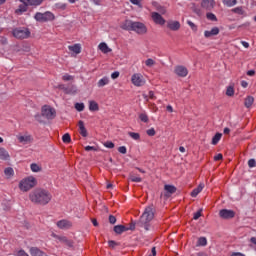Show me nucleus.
I'll list each match as a JSON object with an SVG mask.
<instances>
[{
    "mask_svg": "<svg viewBox=\"0 0 256 256\" xmlns=\"http://www.w3.org/2000/svg\"><path fill=\"white\" fill-rule=\"evenodd\" d=\"M151 18L156 25H164L166 23L163 16H161V14H159L158 12H152Z\"/></svg>",
    "mask_w": 256,
    "mask_h": 256,
    "instance_id": "9b49d317",
    "label": "nucleus"
},
{
    "mask_svg": "<svg viewBox=\"0 0 256 256\" xmlns=\"http://www.w3.org/2000/svg\"><path fill=\"white\" fill-rule=\"evenodd\" d=\"M167 27L170 31H179L181 29V23H179V21L170 20L167 22Z\"/></svg>",
    "mask_w": 256,
    "mask_h": 256,
    "instance_id": "2eb2a0df",
    "label": "nucleus"
},
{
    "mask_svg": "<svg viewBox=\"0 0 256 256\" xmlns=\"http://www.w3.org/2000/svg\"><path fill=\"white\" fill-rule=\"evenodd\" d=\"M63 81H73L75 79L74 76H71L69 74H65L63 77H62Z\"/></svg>",
    "mask_w": 256,
    "mask_h": 256,
    "instance_id": "c03bdc74",
    "label": "nucleus"
},
{
    "mask_svg": "<svg viewBox=\"0 0 256 256\" xmlns=\"http://www.w3.org/2000/svg\"><path fill=\"white\" fill-rule=\"evenodd\" d=\"M0 159L1 161H9L11 159L9 152L3 147H0Z\"/></svg>",
    "mask_w": 256,
    "mask_h": 256,
    "instance_id": "aec40b11",
    "label": "nucleus"
},
{
    "mask_svg": "<svg viewBox=\"0 0 256 256\" xmlns=\"http://www.w3.org/2000/svg\"><path fill=\"white\" fill-rule=\"evenodd\" d=\"M20 3H26L31 7H39V5H41V3H43V0H19Z\"/></svg>",
    "mask_w": 256,
    "mask_h": 256,
    "instance_id": "a211bd4d",
    "label": "nucleus"
},
{
    "mask_svg": "<svg viewBox=\"0 0 256 256\" xmlns=\"http://www.w3.org/2000/svg\"><path fill=\"white\" fill-rule=\"evenodd\" d=\"M29 9V5L27 2H21L18 8L15 10V15H23V13H27Z\"/></svg>",
    "mask_w": 256,
    "mask_h": 256,
    "instance_id": "ddd939ff",
    "label": "nucleus"
},
{
    "mask_svg": "<svg viewBox=\"0 0 256 256\" xmlns=\"http://www.w3.org/2000/svg\"><path fill=\"white\" fill-rule=\"evenodd\" d=\"M42 117H45V119H48V121H53L55 117H57V111H55V108L51 106H43L41 111Z\"/></svg>",
    "mask_w": 256,
    "mask_h": 256,
    "instance_id": "423d86ee",
    "label": "nucleus"
},
{
    "mask_svg": "<svg viewBox=\"0 0 256 256\" xmlns=\"http://www.w3.org/2000/svg\"><path fill=\"white\" fill-rule=\"evenodd\" d=\"M192 10L194 11V13H196V15H201V10L197 8L195 4H193Z\"/></svg>",
    "mask_w": 256,
    "mask_h": 256,
    "instance_id": "4d7b16f0",
    "label": "nucleus"
},
{
    "mask_svg": "<svg viewBox=\"0 0 256 256\" xmlns=\"http://www.w3.org/2000/svg\"><path fill=\"white\" fill-rule=\"evenodd\" d=\"M226 95L228 97H233V95H235V90L233 88V86H229L226 90Z\"/></svg>",
    "mask_w": 256,
    "mask_h": 256,
    "instance_id": "f704fd0d",
    "label": "nucleus"
},
{
    "mask_svg": "<svg viewBox=\"0 0 256 256\" xmlns=\"http://www.w3.org/2000/svg\"><path fill=\"white\" fill-rule=\"evenodd\" d=\"M125 231H128V228L124 225L114 226V232L117 233V235H121V233H125Z\"/></svg>",
    "mask_w": 256,
    "mask_h": 256,
    "instance_id": "b1692460",
    "label": "nucleus"
},
{
    "mask_svg": "<svg viewBox=\"0 0 256 256\" xmlns=\"http://www.w3.org/2000/svg\"><path fill=\"white\" fill-rule=\"evenodd\" d=\"M201 213H203V209H200L199 211H197L196 213H194L193 219H194L195 221H197V219H199V217H201Z\"/></svg>",
    "mask_w": 256,
    "mask_h": 256,
    "instance_id": "09e8293b",
    "label": "nucleus"
},
{
    "mask_svg": "<svg viewBox=\"0 0 256 256\" xmlns=\"http://www.w3.org/2000/svg\"><path fill=\"white\" fill-rule=\"evenodd\" d=\"M98 87H105V85H109V78L108 77H103L100 79L97 83Z\"/></svg>",
    "mask_w": 256,
    "mask_h": 256,
    "instance_id": "c85d7f7f",
    "label": "nucleus"
},
{
    "mask_svg": "<svg viewBox=\"0 0 256 256\" xmlns=\"http://www.w3.org/2000/svg\"><path fill=\"white\" fill-rule=\"evenodd\" d=\"M164 191H166V197H171V195L177 191V188L173 185L166 184L164 186Z\"/></svg>",
    "mask_w": 256,
    "mask_h": 256,
    "instance_id": "6ab92c4d",
    "label": "nucleus"
},
{
    "mask_svg": "<svg viewBox=\"0 0 256 256\" xmlns=\"http://www.w3.org/2000/svg\"><path fill=\"white\" fill-rule=\"evenodd\" d=\"M108 245H109V247H111V249H115V247H117V245H119V243L115 242L114 240H109Z\"/></svg>",
    "mask_w": 256,
    "mask_h": 256,
    "instance_id": "49530a36",
    "label": "nucleus"
},
{
    "mask_svg": "<svg viewBox=\"0 0 256 256\" xmlns=\"http://www.w3.org/2000/svg\"><path fill=\"white\" fill-rule=\"evenodd\" d=\"M121 29L124 31H134L138 35H145L147 33V26L142 22H133V20H125L121 24Z\"/></svg>",
    "mask_w": 256,
    "mask_h": 256,
    "instance_id": "f03ea898",
    "label": "nucleus"
},
{
    "mask_svg": "<svg viewBox=\"0 0 256 256\" xmlns=\"http://www.w3.org/2000/svg\"><path fill=\"white\" fill-rule=\"evenodd\" d=\"M201 7L206 11H213L215 9V0H202Z\"/></svg>",
    "mask_w": 256,
    "mask_h": 256,
    "instance_id": "9d476101",
    "label": "nucleus"
},
{
    "mask_svg": "<svg viewBox=\"0 0 256 256\" xmlns=\"http://www.w3.org/2000/svg\"><path fill=\"white\" fill-rule=\"evenodd\" d=\"M247 75H248L249 77H253V76L255 75V70H249V71L247 72Z\"/></svg>",
    "mask_w": 256,
    "mask_h": 256,
    "instance_id": "0e129e2a",
    "label": "nucleus"
},
{
    "mask_svg": "<svg viewBox=\"0 0 256 256\" xmlns=\"http://www.w3.org/2000/svg\"><path fill=\"white\" fill-rule=\"evenodd\" d=\"M221 137H223L222 133H216L212 138V145H217L221 141Z\"/></svg>",
    "mask_w": 256,
    "mask_h": 256,
    "instance_id": "cd10ccee",
    "label": "nucleus"
},
{
    "mask_svg": "<svg viewBox=\"0 0 256 256\" xmlns=\"http://www.w3.org/2000/svg\"><path fill=\"white\" fill-rule=\"evenodd\" d=\"M153 217H155V208L153 205H150L145 208L140 221L137 222L138 227H144L146 231H149V223L153 221Z\"/></svg>",
    "mask_w": 256,
    "mask_h": 256,
    "instance_id": "7ed1b4c3",
    "label": "nucleus"
},
{
    "mask_svg": "<svg viewBox=\"0 0 256 256\" xmlns=\"http://www.w3.org/2000/svg\"><path fill=\"white\" fill-rule=\"evenodd\" d=\"M241 44L243 45V47H245V49H249V43L246 41H242Z\"/></svg>",
    "mask_w": 256,
    "mask_h": 256,
    "instance_id": "69168bd1",
    "label": "nucleus"
},
{
    "mask_svg": "<svg viewBox=\"0 0 256 256\" xmlns=\"http://www.w3.org/2000/svg\"><path fill=\"white\" fill-rule=\"evenodd\" d=\"M174 73H176L178 77H187L189 71L184 66H176Z\"/></svg>",
    "mask_w": 256,
    "mask_h": 256,
    "instance_id": "4468645a",
    "label": "nucleus"
},
{
    "mask_svg": "<svg viewBox=\"0 0 256 256\" xmlns=\"http://www.w3.org/2000/svg\"><path fill=\"white\" fill-rule=\"evenodd\" d=\"M219 215L222 219H233V217H235V212L233 210L222 209L220 210Z\"/></svg>",
    "mask_w": 256,
    "mask_h": 256,
    "instance_id": "f8f14e48",
    "label": "nucleus"
},
{
    "mask_svg": "<svg viewBox=\"0 0 256 256\" xmlns=\"http://www.w3.org/2000/svg\"><path fill=\"white\" fill-rule=\"evenodd\" d=\"M198 245H199L200 247H205V246L207 245V238H205V237H200V238L198 239Z\"/></svg>",
    "mask_w": 256,
    "mask_h": 256,
    "instance_id": "72a5a7b5",
    "label": "nucleus"
},
{
    "mask_svg": "<svg viewBox=\"0 0 256 256\" xmlns=\"http://www.w3.org/2000/svg\"><path fill=\"white\" fill-rule=\"evenodd\" d=\"M250 241H251L254 245H256V237H252V238L250 239Z\"/></svg>",
    "mask_w": 256,
    "mask_h": 256,
    "instance_id": "774afa93",
    "label": "nucleus"
},
{
    "mask_svg": "<svg viewBox=\"0 0 256 256\" xmlns=\"http://www.w3.org/2000/svg\"><path fill=\"white\" fill-rule=\"evenodd\" d=\"M109 223L111 225H115V223H117V218H115V216H113V215H110L109 216Z\"/></svg>",
    "mask_w": 256,
    "mask_h": 256,
    "instance_id": "3c124183",
    "label": "nucleus"
},
{
    "mask_svg": "<svg viewBox=\"0 0 256 256\" xmlns=\"http://www.w3.org/2000/svg\"><path fill=\"white\" fill-rule=\"evenodd\" d=\"M60 89H62V91H64V93H66V95H77V93L79 92V90L77 89V86L70 84L68 86L65 85H60L59 86Z\"/></svg>",
    "mask_w": 256,
    "mask_h": 256,
    "instance_id": "1a4fd4ad",
    "label": "nucleus"
},
{
    "mask_svg": "<svg viewBox=\"0 0 256 256\" xmlns=\"http://www.w3.org/2000/svg\"><path fill=\"white\" fill-rule=\"evenodd\" d=\"M221 159H223V154H217L214 156V161H221Z\"/></svg>",
    "mask_w": 256,
    "mask_h": 256,
    "instance_id": "e2e57ef3",
    "label": "nucleus"
},
{
    "mask_svg": "<svg viewBox=\"0 0 256 256\" xmlns=\"http://www.w3.org/2000/svg\"><path fill=\"white\" fill-rule=\"evenodd\" d=\"M30 169L33 171V173H39V171H41V167H39V165L36 163L31 164Z\"/></svg>",
    "mask_w": 256,
    "mask_h": 256,
    "instance_id": "c9c22d12",
    "label": "nucleus"
},
{
    "mask_svg": "<svg viewBox=\"0 0 256 256\" xmlns=\"http://www.w3.org/2000/svg\"><path fill=\"white\" fill-rule=\"evenodd\" d=\"M131 82L135 87H143V85H145V78L142 74L136 73L132 75Z\"/></svg>",
    "mask_w": 256,
    "mask_h": 256,
    "instance_id": "6e6552de",
    "label": "nucleus"
},
{
    "mask_svg": "<svg viewBox=\"0 0 256 256\" xmlns=\"http://www.w3.org/2000/svg\"><path fill=\"white\" fill-rule=\"evenodd\" d=\"M19 143H23L27 145V143H31V136H18Z\"/></svg>",
    "mask_w": 256,
    "mask_h": 256,
    "instance_id": "bb28decb",
    "label": "nucleus"
},
{
    "mask_svg": "<svg viewBox=\"0 0 256 256\" xmlns=\"http://www.w3.org/2000/svg\"><path fill=\"white\" fill-rule=\"evenodd\" d=\"M5 175H8L9 177H11V175H13V168L8 167L4 170Z\"/></svg>",
    "mask_w": 256,
    "mask_h": 256,
    "instance_id": "de8ad7c7",
    "label": "nucleus"
},
{
    "mask_svg": "<svg viewBox=\"0 0 256 256\" xmlns=\"http://www.w3.org/2000/svg\"><path fill=\"white\" fill-rule=\"evenodd\" d=\"M128 135L131 139H134V141H139V139H141V135L136 132H128Z\"/></svg>",
    "mask_w": 256,
    "mask_h": 256,
    "instance_id": "7c9ffc66",
    "label": "nucleus"
},
{
    "mask_svg": "<svg viewBox=\"0 0 256 256\" xmlns=\"http://www.w3.org/2000/svg\"><path fill=\"white\" fill-rule=\"evenodd\" d=\"M255 103V98L253 96H248L244 100V106L246 109H250V107Z\"/></svg>",
    "mask_w": 256,
    "mask_h": 256,
    "instance_id": "4be33fe9",
    "label": "nucleus"
},
{
    "mask_svg": "<svg viewBox=\"0 0 256 256\" xmlns=\"http://www.w3.org/2000/svg\"><path fill=\"white\" fill-rule=\"evenodd\" d=\"M75 109H76V111H79V112L84 111L85 104H83V103H76L75 104Z\"/></svg>",
    "mask_w": 256,
    "mask_h": 256,
    "instance_id": "a19ab883",
    "label": "nucleus"
},
{
    "mask_svg": "<svg viewBox=\"0 0 256 256\" xmlns=\"http://www.w3.org/2000/svg\"><path fill=\"white\" fill-rule=\"evenodd\" d=\"M89 110L90 111H99V104L95 101H90L89 102Z\"/></svg>",
    "mask_w": 256,
    "mask_h": 256,
    "instance_id": "c756f323",
    "label": "nucleus"
},
{
    "mask_svg": "<svg viewBox=\"0 0 256 256\" xmlns=\"http://www.w3.org/2000/svg\"><path fill=\"white\" fill-rule=\"evenodd\" d=\"M34 18L37 21H40L41 23H45L47 21H53V19H55V15H53V13L51 12H45V13L37 12Z\"/></svg>",
    "mask_w": 256,
    "mask_h": 256,
    "instance_id": "0eeeda50",
    "label": "nucleus"
},
{
    "mask_svg": "<svg viewBox=\"0 0 256 256\" xmlns=\"http://www.w3.org/2000/svg\"><path fill=\"white\" fill-rule=\"evenodd\" d=\"M135 225H137V223L132 222L129 227H127L128 231H135Z\"/></svg>",
    "mask_w": 256,
    "mask_h": 256,
    "instance_id": "13d9d810",
    "label": "nucleus"
},
{
    "mask_svg": "<svg viewBox=\"0 0 256 256\" xmlns=\"http://www.w3.org/2000/svg\"><path fill=\"white\" fill-rule=\"evenodd\" d=\"M56 239H58V241H61L62 243H67V237L65 236H56Z\"/></svg>",
    "mask_w": 256,
    "mask_h": 256,
    "instance_id": "6e6d98bb",
    "label": "nucleus"
},
{
    "mask_svg": "<svg viewBox=\"0 0 256 256\" xmlns=\"http://www.w3.org/2000/svg\"><path fill=\"white\" fill-rule=\"evenodd\" d=\"M104 146H106L107 149H113L115 147V144L111 141H107L106 143H104Z\"/></svg>",
    "mask_w": 256,
    "mask_h": 256,
    "instance_id": "8fccbe9b",
    "label": "nucleus"
},
{
    "mask_svg": "<svg viewBox=\"0 0 256 256\" xmlns=\"http://www.w3.org/2000/svg\"><path fill=\"white\" fill-rule=\"evenodd\" d=\"M204 187L205 185L199 184V186L191 192V197H197L201 193V191H203Z\"/></svg>",
    "mask_w": 256,
    "mask_h": 256,
    "instance_id": "a878e982",
    "label": "nucleus"
},
{
    "mask_svg": "<svg viewBox=\"0 0 256 256\" xmlns=\"http://www.w3.org/2000/svg\"><path fill=\"white\" fill-rule=\"evenodd\" d=\"M223 3L226 7H233L237 5V0H223Z\"/></svg>",
    "mask_w": 256,
    "mask_h": 256,
    "instance_id": "2f4dec72",
    "label": "nucleus"
},
{
    "mask_svg": "<svg viewBox=\"0 0 256 256\" xmlns=\"http://www.w3.org/2000/svg\"><path fill=\"white\" fill-rule=\"evenodd\" d=\"M78 127H79V131H80V135H82V137H87V128H85V123L80 120L78 122Z\"/></svg>",
    "mask_w": 256,
    "mask_h": 256,
    "instance_id": "412c9836",
    "label": "nucleus"
},
{
    "mask_svg": "<svg viewBox=\"0 0 256 256\" xmlns=\"http://www.w3.org/2000/svg\"><path fill=\"white\" fill-rule=\"evenodd\" d=\"M29 199L36 205H47L51 201V193L43 189H35L29 194Z\"/></svg>",
    "mask_w": 256,
    "mask_h": 256,
    "instance_id": "f257e3e1",
    "label": "nucleus"
},
{
    "mask_svg": "<svg viewBox=\"0 0 256 256\" xmlns=\"http://www.w3.org/2000/svg\"><path fill=\"white\" fill-rule=\"evenodd\" d=\"M141 1L142 0H130V3H132L133 5H138V7H141Z\"/></svg>",
    "mask_w": 256,
    "mask_h": 256,
    "instance_id": "bf43d9fd",
    "label": "nucleus"
},
{
    "mask_svg": "<svg viewBox=\"0 0 256 256\" xmlns=\"http://www.w3.org/2000/svg\"><path fill=\"white\" fill-rule=\"evenodd\" d=\"M35 185H37V179H35V177H33V176H29L28 178L23 179L19 183L20 190L24 191V192H27V191L33 189V187H35Z\"/></svg>",
    "mask_w": 256,
    "mask_h": 256,
    "instance_id": "39448f33",
    "label": "nucleus"
},
{
    "mask_svg": "<svg viewBox=\"0 0 256 256\" xmlns=\"http://www.w3.org/2000/svg\"><path fill=\"white\" fill-rule=\"evenodd\" d=\"M248 166H249L250 168L255 167V166H256V161H255V159H250V160L248 161Z\"/></svg>",
    "mask_w": 256,
    "mask_h": 256,
    "instance_id": "5fc2aeb1",
    "label": "nucleus"
},
{
    "mask_svg": "<svg viewBox=\"0 0 256 256\" xmlns=\"http://www.w3.org/2000/svg\"><path fill=\"white\" fill-rule=\"evenodd\" d=\"M149 137H155V128H150L146 131Z\"/></svg>",
    "mask_w": 256,
    "mask_h": 256,
    "instance_id": "a18cd8bd",
    "label": "nucleus"
},
{
    "mask_svg": "<svg viewBox=\"0 0 256 256\" xmlns=\"http://www.w3.org/2000/svg\"><path fill=\"white\" fill-rule=\"evenodd\" d=\"M215 35H219V28L218 27H214L210 31L206 30L204 32V37H206V39H209L210 37H215Z\"/></svg>",
    "mask_w": 256,
    "mask_h": 256,
    "instance_id": "f3484780",
    "label": "nucleus"
},
{
    "mask_svg": "<svg viewBox=\"0 0 256 256\" xmlns=\"http://www.w3.org/2000/svg\"><path fill=\"white\" fill-rule=\"evenodd\" d=\"M12 35L15 39H29L31 37V31L26 27H18L12 30Z\"/></svg>",
    "mask_w": 256,
    "mask_h": 256,
    "instance_id": "20e7f679",
    "label": "nucleus"
},
{
    "mask_svg": "<svg viewBox=\"0 0 256 256\" xmlns=\"http://www.w3.org/2000/svg\"><path fill=\"white\" fill-rule=\"evenodd\" d=\"M139 119L143 122V123H148L149 122V116H147V113H140L139 114Z\"/></svg>",
    "mask_w": 256,
    "mask_h": 256,
    "instance_id": "473e14b6",
    "label": "nucleus"
},
{
    "mask_svg": "<svg viewBox=\"0 0 256 256\" xmlns=\"http://www.w3.org/2000/svg\"><path fill=\"white\" fill-rule=\"evenodd\" d=\"M85 151H97V148L94 146H86Z\"/></svg>",
    "mask_w": 256,
    "mask_h": 256,
    "instance_id": "052dcab7",
    "label": "nucleus"
},
{
    "mask_svg": "<svg viewBox=\"0 0 256 256\" xmlns=\"http://www.w3.org/2000/svg\"><path fill=\"white\" fill-rule=\"evenodd\" d=\"M56 9H61V11H65L67 9V4L65 3H56L55 4Z\"/></svg>",
    "mask_w": 256,
    "mask_h": 256,
    "instance_id": "4c0bfd02",
    "label": "nucleus"
},
{
    "mask_svg": "<svg viewBox=\"0 0 256 256\" xmlns=\"http://www.w3.org/2000/svg\"><path fill=\"white\" fill-rule=\"evenodd\" d=\"M68 49L69 51H72V53L79 55V53H81V44H74L72 46H68Z\"/></svg>",
    "mask_w": 256,
    "mask_h": 256,
    "instance_id": "5701e85b",
    "label": "nucleus"
},
{
    "mask_svg": "<svg viewBox=\"0 0 256 256\" xmlns=\"http://www.w3.org/2000/svg\"><path fill=\"white\" fill-rule=\"evenodd\" d=\"M187 23H188L189 27H191L192 31L197 30V25H195V23H193L192 21H188Z\"/></svg>",
    "mask_w": 256,
    "mask_h": 256,
    "instance_id": "864d4df0",
    "label": "nucleus"
},
{
    "mask_svg": "<svg viewBox=\"0 0 256 256\" xmlns=\"http://www.w3.org/2000/svg\"><path fill=\"white\" fill-rule=\"evenodd\" d=\"M111 78H112V79H117V78H119V71L113 72V73L111 74Z\"/></svg>",
    "mask_w": 256,
    "mask_h": 256,
    "instance_id": "680f3d73",
    "label": "nucleus"
},
{
    "mask_svg": "<svg viewBox=\"0 0 256 256\" xmlns=\"http://www.w3.org/2000/svg\"><path fill=\"white\" fill-rule=\"evenodd\" d=\"M130 181H132L133 183H141L143 179L135 175H130Z\"/></svg>",
    "mask_w": 256,
    "mask_h": 256,
    "instance_id": "e433bc0d",
    "label": "nucleus"
},
{
    "mask_svg": "<svg viewBox=\"0 0 256 256\" xmlns=\"http://www.w3.org/2000/svg\"><path fill=\"white\" fill-rule=\"evenodd\" d=\"M207 19H209V21H217V16H215V14L209 12L206 14Z\"/></svg>",
    "mask_w": 256,
    "mask_h": 256,
    "instance_id": "79ce46f5",
    "label": "nucleus"
},
{
    "mask_svg": "<svg viewBox=\"0 0 256 256\" xmlns=\"http://www.w3.org/2000/svg\"><path fill=\"white\" fill-rule=\"evenodd\" d=\"M57 227L59 229H71V227H73V223H71V221L69 220H60L57 222Z\"/></svg>",
    "mask_w": 256,
    "mask_h": 256,
    "instance_id": "dca6fc26",
    "label": "nucleus"
},
{
    "mask_svg": "<svg viewBox=\"0 0 256 256\" xmlns=\"http://www.w3.org/2000/svg\"><path fill=\"white\" fill-rule=\"evenodd\" d=\"M145 65L146 67H153V65H155V60L149 58L145 61Z\"/></svg>",
    "mask_w": 256,
    "mask_h": 256,
    "instance_id": "37998d69",
    "label": "nucleus"
},
{
    "mask_svg": "<svg viewBox=\"0 0 256 256\" xmlns=\"http://www.w3.org/2000/svg\"><path fill=\"white\" fill-rule=\"evenodd\" d=\"M118 151H119V153H122V155H125V154L127 153V147H125V146H120V147L118 148Z\"/></svg>",
    "mask_w": 256,
    "mask_h": 256,
    "instance_id": "603ef678",
    "label": "nucleus"
},
{
    "mask_svg": "<svg viewBox=\"0 0 256 256\" xmlns=\"http://www.w3.org/2000/svg\"><path fill=\"white\" fill-rule=\"evenodd\" d=\"M232 13H236L237 15H243V13H244L243 7H236L234 9H232Z\"/></svg>",
    "mask_w": 256,
    "mask_h": 256,
    "instance_id": "ea45409f",
    "label": "nucleus"
},
{
    "mask_svg": "<svg viewBox=\"0 0 256 256\" xmlns=\"http://www.w3.org/2000/svg\"><path fill=\"white\" fill-rule=\"evenodd\" d=\"M150 99H155V93L153 91L149 92Z\"/></svg>",
    "mask_w": 256,
    "mask_h": 256,
    "instance_id": "338daca9",
    "label": "nucleus"
},
{
    "mask_svg": "<svg viewBox=\"0 0 256 256\" xmlns=\"http://www.w3.org/2000/svg\"><path fill=\"white\" fill-rule=\"evenodd\" d=\"M62 141L63 143H71V135H69V133L64 134L62 137Z\"/></svg>",
    "mask_w": 256,
    "mask_h": 256,
    "instance_id": "58836bf2",
    "label": "nucleus"
},
{
    "mask_svg": "<svg viewBox=\"0 0 256 256\" xmlns=\"http://www.w3.org/2000/svg\"><path fill=\"white\" fill-rule=\"evenodd\" d=\"M98 47L100 51H102V53H111V48H109V46H107V43L105 42L100 43Z\"/></svg>",
    "mask_w": 256,
    "mask_h": 256,
    "instance_id": "393cba45",
    "label": "nucleus"
}]
</instances>
